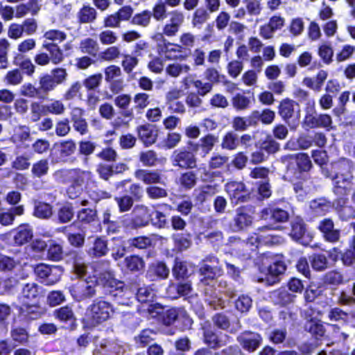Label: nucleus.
I'll return each instance as SVG.
<instances>
[{"instance_id": "1", "label": "nucleus", "mask_w": 355, "mask_h": 355, "mask_svg": "<svg viewBox=\"0 0 355 355\" xmlns=\"http://www.w3.org/2000/svg\"><path fill=\"white\" fill-rule=\"evenodd\" d=\"M354 162L342 157L331 164V172L322 169L323 174L333 180V192L337 196H348L354 187Z\"/></svg>"}, {"instance_id": "2", "label": "nucleus", "mask_w": 355, "mask_h": 355, "mask_svg": "<svg viewBox=\"0 0 355 355\" xmlns=\"http://www.w3.org/2000/svg\"><path fill=\"white\" fill-rule=\"evenodd\" d=\"M109 261H102L94 263V269L97 272L100 268H105L104 272L99 271L98 279L102 284L104 293L116 298L119 305L130 306L132 304V292L125 287L123 282L114 278L111 272L108 271Z\"/></svg>"}, {"instance_id": "3", "label": "nucleus", "mask_w": 355, "mask_h": 355, "mask_svg": "<svg viewBox=\"0 0 355 355\" xmlns=\"http://www.w3.org/2000/svg\"><path fill=\"white\" fill-rule=\"evenodd\" d=\"M117 311L112 304L105 300L96 299L87 307L86 316L88 322L92 326H96L110 318L111 313Z\"/></svg>"}, {"instance_id": "4", "label": "nucleus", "mask_w": 355, "mask_h": 355, "mask_svg": "<svg viewBox=\"0 0 355 355\" xmlns=\"http://www.w3.org/2000/svg\"><path fill=\"white\" fill-rule=\"evenodd\" d=\"M100 286L96 280L80 279L70 288V293L78 302L94 297L98 293Z\"/></svg>"}, {"instance_id": "5", "label": "nucleus", "mask_w": 355, "mask_h": 355, "mask_svg": "<svg viewBox=\"0 0 355 355\" xmlns=\"http://www.w3.org/2000/svg\"><path fill=\"white\" fill-rule=\"evenodd\" d=\"M254 214V210L252 206L238 207L230 225L232 231L235 232L243 231L250 227L253 222Z\"/></svg>"}, {"instance_id": "6", "label": "nucleus", "mask_w": 355, "mask_h": 355, "mask_svg": "<svg viewBox=\"0 0 355 355\" xmlns=\"http://www.w3.org/2000/svg\"><path fill=\"white\" fill-rule=\"evenodd\" d=\"M171 162L173 166L182 169H192L197 166V158L195 153L185 148L173 151L171 156Z\"/></svg>"}, {"instance_id": "7", "label": "nucleus", "mask_w": 355, "mask_h": 355, "mask_svg": "<svg viewBox=\"0 0 355 355\" xmlns=\"http://www.w3.org/2000/svg\"><path fill=\"white\" fill-rule=\"evenodd\" d=\"M34 272L35 275L43 280L46 285H53L57 283L62 275L61 268L55 266H49L44 263H40L35 266Z\"/></svg>"}, {"instance_id": "8", "label": "nucleus", "mask_w": 355, "mask_h": 355, "mask_svg": "<svg viewBox=\"0 0 355 355\" xmlns=\"http://www.w3.org/2000/svg\"><path fill=\"white\" fill-rule=\"evenodd\" d=\"M148 311L153 317L162 314V322L167 326L173 324L179 317L187 315L186 311L182 309L171 308L164 311L162 306L159 304L150 305Z\"/></svg>"}, {"instance_id": "9", "label": "nucleus", "mask_w": 355, "mask_h": 355, "mask_svg": "<svg viewBox=\"0 0 355 355\" xmlns=\"http://www.w3.org/2000/svg\"><path fill=\"white\" fill-rule=\"evenodd\" d=\"M286 264L280 258H276L266 268V273L265 281L269 285L275 284L279 281V275H283L286 270ZM260 281L263 282L264 279L261 278Z\"/></svg>"}, {"instance_id": "10", "label": "nucleus", "mask_w": 355, "mask_h": 355, "mask_svg": "<svg viewBox=\"0 0 355 355\" xmlns=\"http://www.w3.org/2000/svg\"><path fill=\"white\" fill-rule=\"evenodd\" d=\"M168 22L166 23L162 30V33L168 37H173L179 31L180 26L184 21V13L178 10H173L168 13Z\"/></svg>"}, {"instance_id": "11", "label": "nucleus", "mask_w": 355, "mask_h": 355, "mask_svg": "<svg viewBox=\"0 0 355 355\" xmlns=\"http://www.w3.org/2000/svg\"><path fill=\"white\" fill-rule=\"evenodd\" d=\"M237 341L245 350L253 352L260 346L262 338L258 333L245 331L237 337Z\"/></svg>"}, {"instance_id": "12", "label": "nucleus", "mask_w": 355, "mask_h": 355, "mask_svg": "<svg viewBox=\"0 0 355 355\" xmlns=\"http://www.w3.org/2000/svg\"><path fill=\"white\" fill-rule=\"evenodd\" d=\"M107 241L102 236H96L93 241L86 246V253L92 258L106 256L109 252Z\"/></svg>"}, {"instance_id": "13", "label": "nucleus", "mask_w": 355, "mask_h": 355, "mask_svg": "<svg viewBox=\"0 0 355 355\" xmlns=\"http://www.w3.org/2000/svg\"><path fill=\"white\" fill-rule=\"evenodd\" d=\"M153 211L145 205H137L132 211V223L134 227L148 225L152 220Z\"/></svg>"}, {"instance_id": "14", "label": "nucleus", "mask_w": 355, "mask_h": 355, "mask_svg": "<svg viewBox=\"0 0 355 355\" xmlns=\"http://www.w3.org/2000/svg\"><path fill=\"white\" fill-rule=\"evenodd\" d=\"M131 101L130 95L127 94L118 95L114 99V103L119 109L122 116L130 120L135 118L133 109L130 107Z\"/></svg>"}, {"instance_id": "15", "label": "nucleus", "mask_w": 355, "mask_h": 355, "mask_svg": "<svg viewBox=\"0 0 355 355\" xmlns=\"http://www.w3.org/2000/svg\"><path fill=\"white\" fill-rule=\"evenodd\" d=\"M199 273L202 277L200 282L209 286L210 282L222 275L223 270L218 266H211L206 263H202L199 268Z\"/></svg>"}, {"instance_id": "16", "label": "nucleus", "mask_w": 355, "mask_h": 355, "mask_svg": "<svg viewBox=\"0 0 355 355\" xmlns=\"http://www.w3.org/2000/svg\"><path fill=\"white\" fill-rule=\"evenodd\" d=\"M290 237L297 242H300L307 232L306 225L300 216L293 217L290 222Z\"/></svg>"}, {"instance_id": "17", "label": "nucleus", "mask_w": 355, "mask_h": 355, "mask_svg": "<svg viewBox=\"0 0 355 355\" xmlns=\"http://www.w3.org/2000/svg\"><path fill=\"white\" fill-rule=\"evenodd\" d=\"M318 228L322 232L326 241L335 243L339 240L340 231L334 229V222L331 219L324 218L321 220Z\"/></svg>"}, {"instance_id": "18", "label": "nucleus", "mask_w": 355, "mask_h": 355, "mask_svg": "<svg viewBox=\"0 0 355 355\" xmlns=\"http://www.w3.org/2000/svg\"><path fill=\"white\" fill-rule=\"evenodd\" d=\"M11 235L15 245H22L33 238V230L28 225H22L15 230Z\"/></svg>"}, {"instance_id": "19", "label": "nucleus", "mask_w": 355, "mask_h": 355, "mask_svg": "<svg viewBox=\"0 0 355 355\" xmlns=\"http://www.w3.org/2000/svg\"><path fill=\"white\" fill-rule=\"evenodd\" d=\"M42 49L47 51L50 62L53 64H59L64 60L63 51L57 43H49L44 41Z\"/></svg>"}, {"instance_id": "20", "label": "nucleus", "mask_w": 355, "mask_h": 355, "mask_svg": "<svg viewBox=\"0 0 355 355\" xmlns=\"http://www.w3.org/2000/svg\"><path fill=\"white\" fill-rule=\"evenodd\" d=\"M200 144L189 141L188 145L192 146L195 151H197L198 148L200 147L205 154H208L214 147L218 141V137L213 134H207L202 137L199 140Z\"/></svg>"}, {"instance_id": "21", "label": "nucleus", "mask_w": 355, "mask_h": 355, "mask_svg": "<svg viewBox=\"0 0 355 355\" xmlns=\"http://www.w3.org/2000/svg\"><path fill=\"white\" fill-rule=\"evenodd\" d=\"M135 178L146 184H162V175L158 171L138 169L135 172Z\"/></svg>"}, {"instance_id": "22", "label": "nucleus", "mask_w": 355, "mask_h": 355, "mask_svg": "<svg viewBox=\"0 0 355 355\" xmlns=\"http://www.w3.org/2000/svg\"><path fill=\"white\" fill-rule=\"evenodd\" d=\"M295 297V295L290 294L284 288L275 290L270 294V298L272 302L275 304L282 306H286L292 303Z\"/></svg>"}, {"instance_id": "23", "label": "nucleus", "mask_w": 355, "mask_h": 355, "mask_svg": "<svg viewBox=\"0 0 355 355\" xmlns=\"http://www.w3.org/2000/svg\"><path fill=\"white\" fill-rule=\"evenodd\" d=\"M19 315L28 320H36L40 318L44 310L37 304H24L18 308Z\"/></svg>"}, {"instance_id": "24", "label": "nucleus", "mask_w": 355, "mask_h": 355, "mask_svg": "<svg viewBox=\"0 0 355 355\" xmlns=\"http://www.w3.org/2000/svg\"><path fill=\"white\" fill-rule=\"evenodd\" d=\"M163 35V33H157L154 37L157 42H162L163 43L157 45L159 52L164 53L167 58H171L172 53L182 52L181 46L167 42Z\"/></svg>"}, {"instance_id": "25", "label": "nucleus", "mask_w": 355, "mask_h": 355, "mask_svg": "<svg viewBox=\"0 0 355 355\" xmlns=\"http://www.w3.org/2000/svg\"><path fill=\"white\" fill-rule=\"evenodd\" d=\"M261 218L263 220L271 218L276 222L283 223L288 220L289 214L280 208H266L261 211Z\"/></svg>"}, {"instance_id": "26", "label": "nucleus", "mask_w": 355, "mask_h": 355, "mask_svg": "<svg viewBox=\"0 0 355 355\" xmlns=\"http://www.w3.org/2000/svg\"><path fill=\"white\" fill-rule=\"evenodd\" d=\"M137 133L139 139L146 146L154 144L157 135L155 133L152 125L147 124L137 128Z\"/></svg>"}, {"instance_id": "27", "label": "nucleus", "mask_w": 355, "mask_h": 355, "mask_svg": "<svg viewBox=\"0 0 355 355\" xmlns=\"http://www.w3.org/2000/svg\"><path fill=\"white\" fill-rule=\"evenodd\" d=\"M77 18L81 24L93 23L97 18V11L89 5H84L78 12Z\"/></svg>"}, {"instance_id": "28", "label": "nucleus", "mask_w": 355, "mask_h": 355, "mask_svg": "<svg viewBox=\"0 0 355 355\" xmlns=\"http://www.w3.org/2000/svg\"><path fill=\"white\" fill-rule=\"evenodd\" d=\"M309 207L315 215L322 216L330 210L331 203L326 198H320L311 200Z\"/></svg>"}, {"instance_id": "29", "label": "nucleus", "mask_w": 355, "mask_h": 355, "mask_svg": "<svg viewBox=\"0 0 355 355\" xmlns=\"http://www.w3.org/2000/svg\"><path fill=\"white\" fill-rule=\"evenodd\" d=\"M298 105L293 100L286 98L280 102L279 105V114L286 121L294 116L295 107Z\"/></svg>"}, {"instance_id": "30", "label": "nucleus", "mask_w": 355, "mask_h": 355, "mask_svg": "<svg viewBox=\"0 0 355 355\" xmlns=\"http://www.w3.org/2000/svg\"><path fill=\"white\" fill-rule=\"evenodd\" d=\"M337 304L342 306H353L354 309L347 311V318L351 317L355 319V297L351 295L345 291H341L337 297Z\"/></svg>"}, {"instance_id": "31", "label": "nucleus", "mask_w": 355, "mask_h": 355, "mask_svg": "<svg viewBox=\"0 0 355 355\" xmlns=\"http://www.w3.org/2000/svg\"><path fill=\"white\" fill-rule=\"evenodd\" d=\"M296 162L299 171L296 172V178H304V172L308 171L312 166L311 159L307 154L299 153L296 155Z\"/></svg>"}, {"instance_id": "32", "label": "nucleus", "mask_w": 355, "mask_h": 355, "mask_svg": "<svg viewBox=\"0 0 355 355\" xmlns=\"http://www.w3.org/2000/svg\"><path fill=\"white\" fill-rule=\"evenodd\" d=\"M228 156L214 153L208 162V167L210 170L223 169L228 165Z\"/></svg>"}, {"instance_id": "33", "label": "nucleus", "mask_w": 355, "mask_h": 355, "mask_svg": "<svg viewBox=\"0 0 355 355\" xmlns=\"http://www.w3.org/2000/svg\"><path fill=\"white\" fill-rule=\"evenodd\" d=\"M33 215L41 219H49L53 215V207L50 204L37 202L35 203Z\"/></svg>"}, {"instance_id": "34", "label": "nucleus", "mask_w": 355, "mask_h": 355, "mask_svg": "<svg viewBox=\"0 0 355 355\" xmlns=\"http://www.w3.org/2000/svg\"><path fill=\"white\" fill-rule=\"evenodd\" d=\"M79 49L83 53L94 56L99 50V46L96 40L87 37L80 41Z\"/></svg>"}, {"instance_id": "35", "label": "nucleus", "mask_w": 355, "mask_h": 355, "mask_svg": "<svg viewBox=\"0 0 355 355\" xmlns=\"http://www.w3.org/2000/svg\"><path fill=\"white\" fill-rule=\"evenodd\" d=\"M149 97L150 96L146 93L136 94L133 98L135 103L132 107L133 112H136L138 114H141L150 103Z\"/></svg>"}, {"instance_id": "36", "label": "nucleus", "mask_w": 355, "mask_h": 355, "mask_svg": "<svg viewBox=\"0 0 355 355\" xmlns=\"http://www.w3.org/2000/svg\"><path fill=\"white\" fill-rule=\"evenodd\" d=\"M39 10L40 8L37 2L31 1L26 4H19L16 7L15 17L17 18H21L28 12H31L32 15H35Z\"/></svg>"}, {"instance_id": "37", "label": "nucleus", "mask_w": 355, "mask_h": 355, "mask_svg": "<svg viewBox=\"0 0 355 355\" xmlns=\"http://www.w3.org/2000/svg\"><path fill=\"white\" fill-rule=\"evenodd\" d=\"M151 21V12L148 10L136 13L132 17L130 24L134 26L146 28L149 26Z\"/></svg>"}, {"instance_id": "38", "label": "nucleus", "mask_w": 355, "mask_h": 355, "mask_svg": "<svg viewBox=\"0 0 355 355\" xmlns=\"http://www.w3.org/2000/svg\"><path fill=\"white\" fill-rule=\"evenodd\" d=\"M304 329L315 338L322 337L325 333V328L323 324L318 319L306 322L304 324Z\"/></svg>"}, {"instance_id": "39", "label": "nucleus", "mask_w": 355, "mask_h": 355, "mask_svg": "<svg viewBox=\"0 0 355 355\" xmlns=\"http://www.w3.org/2000/svg\"><path fill=\"white\" fill-rule=\"evenodd\" d=\"M58 219L61 223H67L73 219L74 216V209L71 204L67 203L61 206L58 210Z\"/></svg>"}, {"instance_id": "40", "label": "nucleus", "mask_w": 355, "mask_h": 355, "mask_svg": "<svg viewBox=\"0 0 355 355\" xmlns=\"http://www.w3.org/2000/svg\"><path fill=\"white\" fill-rule=\"evenodd\" d=\"M49 171V162L46 159H41L34 163L31 168L33 176L41 178L48 174Z\"/></svg>"}, {"instance_id": "41", "label": "nucleus", "mask_w": 355, "mask_h": 355, "mask_svg": "<svg viewBox=\"0 0 355 355\" xmlns=\"http://www.w3.org/2000/svg\"><path fill=\"white\" fill-rule=\"evenodd\" d=\"M349 279H346L343 275L337 270H331L327 272L324 277V282L332 286H338L347 283Z\"/></svg>"}, {"instance_id": "42", "label": "nucleus", "mask_w": 355, "mask_h": 355, "mask_svg": "<svg viewBox=\"0 0 355 355\" xmlns=\"http://www.w3.org/2000/svg\"><path fill=\"white\" fill-rule=\"evenodd\" d=\"M179 181L184 189H191L197 184V174L192 171L184 172L180 175Z\"/></svg>"}, {"instance_id": "43", "label": "nucleus", "mask_w": 355, "mask_h": 355, "mask_svg": "<svg viewBox=\"0 0 355 355\" xmlns=\"http://www.w3.org/2000/svg\"><path fill=\"white\" fill-rule=\"evenodd\" d=\"M77 218L83 223H92L97 218V211L95 209L83 208L77 212Z\"/></svg>"}, {"instance_id": "44", "label": "nucleus", "mask_w": 355, "mask_h": 355, "mask_svg": "<svg viewBox=\"0 0 355 355\" xmlns=\"http://www.w3.org/2000/svg\"><path fill=\"white\" fill-rule=\"evenodd\" d=\"M39 84L40 92L44 96L49 92L54 90L58 86L50 74H45L40 77Z\"/></svg>"}, {"instance_id": "45", "label": "nucleus", "mask_w": 355, "mask_h": 355, "mask_svg": "<svg viewBox=\"0 0 355 355\" xmlns=\"http://www.w3.org/2000/svg\"><path fill=\"white\" fill-rule=\"evenodd\" d=\"M203 340L211 349H216L222 346L221 341L211 329L203 328Z\"/></svg>"}, {"instance_id": "46", "label": "nucleus", "mask_w": 355, "mask_h": 355, "mask_svg": "<svg viewBox=\"0 0 355 355\" xmlns=\"http://www.w3.org/2000/svg\"><path fill=\"white\" fill-rule=\"evenodd\" d=\"M20 94L21 96L33 98H44V95L40 92V88H37L32 83H28L24 84L20 87Z\"/></svg>"}, {"instance_id": "47", "label": "nucleus", "mask_w": 355, "mask_h": 355, "mask_svg": "<svg viewBox=\"0 0 355 355\" xmlns=\"http://www.w3.org/2000/svg\"><path fill=\"white\" fill-rule=\"evenodd\" d=\"M151 17L157 21H162L168 16L166 5L162 0H159L153 7Z\"/></svg>"}, {"instance_id": "48", "label": "nucleus", "mask_w": 355, "mask_h": 355, "mask_svg": "<svg viewBox=\"0 0 355 355\" xmlns=\"http://www.w3.org/2000/svg\"><path fill=\"white\" fill-rule=\"evenodd\" d=\"M44 106L46 114L62 115L66 110L64 103L60 100L51 101Z\"/></svg>"}, {"instance_id": "49", "label": "nucleus", "mask_w": 355, "mask_h": 355, "mask_svg": "<svg viewBox=\"0 0 355 355\" xmlns=\"http://www.w3.org/2000/svg\"><path fill=\"white\" fill-rule=\"evenodd\" d=\"M227 191L230 196L238 200L244 201L245 196L243 193L245 192V185L242 182H232L228 183L226 186Z\"/></svg>"}, {"instance_id": "50", "label": "nucleus", "mask_w": 355, "mask_h": 355, "mask_svg": "<svg viewBox=\"0 0 355 355\" xmlns=\"http://www.w3.org/2000/svg\"><path fill=\"white\" fill-rule=\"evenodd\" d=\"M192 270L189 268V264L180 260H175V265L173 268V275L179 279V278H184L188 277Z\"/></svg>"}, {"instance_id": "51", "label": "nucleus", "mask_w": 355, "mask_h": 355, "mask_svg": "<svg viewBox=\"0 0 355 355\" xmlns=\"http://www.w3.org/2000/svg\"><path fill=\"white\" fill-rule=\"evenodd\" d=\"M10 336L15 342L24 345L28 342L29 334L24 328L17 327L10 330Z\"/></svg>"}, {"instance_id": "52", "label": "nucleus", "mask_w": 355, "mask_h": 355, "mask_svg": "<svg viewBox=\"0 0 355 355\" xmlns=\"http://www.w3.org/2000/svg\"><path fill=\"white\" fill-rule=\"evenodd\" d=\"M125 263L127 268L132 272L142 270L144 268V260L137 255L127 257L125 259Z\"/></svg>"}, {"instance_id": "53", "label": "nucleus", "mask_w": 355, "mask_h": 355, "mask_svg": "<svg viewBox=\"0 0 355 355\" xmlns=\"http://www.w3.org/2000/svg\"><path fill=\"white\" fill-rule=\"evenodd\" d=\"M239 144V140L236 134L233 132H227L223 138L221 147L227 150H235Z\"/></svg>"}, {"instance_id": "54", "label": "nucleus", "mask_w": 355, "mask_h": 355, "mask_svg": "<svg viewBox=\"0 0 355 355\" xmlns=\"http://www.w3.org/2000/svg\"><path fill=\"white\" fill-rule=\"evenodd\" d=\"M54 313L55 318L61 322H74L76 320L72 309L68 306L55 310Z\"/></svg>"}, {"instance_id": "55", "label": "nucleus", "mask_w": 355, "mask_h": 355, "mask_svg": "<svg viewBox=\"0 0 355 355\" xmlns=\"http://www.w3.org/2000/svg\"><path fill=\"white\" fill-rule=\"evenodd\" d=\"M191 70L189 65L187 64L173 63L167 66L166 73L172 77H178L182 73H188Z\"/></svg>"}, {"instance_id": "56", "label": "nucleus", "mask_w": 355, "mask_h": 355, "mask_svg": "<svg viewBox=\"0 0 355 355\" xmlns=\"http://www.w3.org/2000/svg\"><path fill=\"white\" fill-rule=\"evenodd\" d=\"M172 239L174 242L175 248L179 252L186 250L191 245V241L188 238V236L182 234H175L173 235Z\"/></svg>"}, {"instance_id": "57", "label": "nucleus", "mask_w": 355, "mask_h": 355, "mask_svg": "<svg viewBox=\"0 0 355 355\" xmlns=\"http://www.w3.org/2000/svg\"><path fill=\"white\" fill-rule=\"evenodd\" d=\"M45 41L49 43H60L66 40L67 35L65 33L55 29L47 31L44 34Z\"/></svg>"}, {"instance_id": "58", "label": "nucleus", "mask_w": 355, "mask_h": 355, "mask_svg": "<svg viewBox=\"0 0 355 355\" xmlns=\"http://www.w3.org/2000/svg\"><path fill=\"white\" fill-rule=\"evenodd\" d=\"M170 270L166 265L162 262H157L151 265L148 270L149 275L155 274L157 277L166 279L169 275Z\"/></svg>"}, {"instance_id": "59", "label": "nucleus", "mask_w": 355, "mask_h": 355, "mask_svg": "<svg viewBox=\"0 0 355 355\" xmlns=\"http://www.w3.org/2000/svg\"><path fill=\"white\" fill-rule=\"evenodd\" d=\"M155 294L154 291L149 286H142L137 289L136 298L141 303L152 301Z\"/></svg>"}, {"instance_id": "60", "label": "nucleus", "mask_w": 355, "mask_h": 355, "mask_svg": "<svg viewBox=\"0 0 355 355\" xmlns=\"http://www.w3.org/2000/svg\"><path fill=\"white\" fill-rule=\"evenodd\" d=\"M252 300L248 295H241L235 301V308L241 313H247L252 307Z\"/></svg>"}, {"instance_id": "61", "label": "nucleus", "mask_w": 355, "mask_h": 355, "mask_svg": "<svg viewBox=\"0 0 355 355\" xmlns=\"http://www.w3.org/2000/svg\"><path fill=\"white\" fill-rule=\"evenodd\" d=\"M10 44L8 40L0 39V68L6 69L8 67V53Z\"/></svg>"}, {"instance_id": "62", "label": "nucleus", "mask_w": 355, "mask_h": 355, "mask_svg": "<svg viewBox=\"0 0 355 355\" xmlns=\"http://www.w3.org/2000/svg\"><path fill=\"white\" fill-rule=\"evenodd\" d=\"M311 263L312 268L318 271H322L328 268V261L324 254H313L311 257Z\"/></svg>"}, {"instance_id": "63", "label": "nucleus", "mask_w": 355, "mask_h": 355, "mask_svg": "<svg viewBox=\"0 0 355 355\" xmlns=\"http://www.w3.org/2000/svg\"><path fill=\"white\" fill-rule=\"evenodd\" d=\"M60 154L62 157H67L73 154L76 149V144L72 139L62 141L59 144Z\"/></svg>"}, {"instance_id": "64", "label": "nucleus", "mask_w": 355, "mask_h": 355, "mask_svg": "<svg viewBox=\"0 0 355 355\" xmlns=\"http://www.w3.org/2000/svg\"><path fill=\"white\" fill-rule=\"evenodd\" d=\"M4 80L7 85H18L23 81V74L19 69H15L6 73Z\"/></svg>"}]
</instances>
